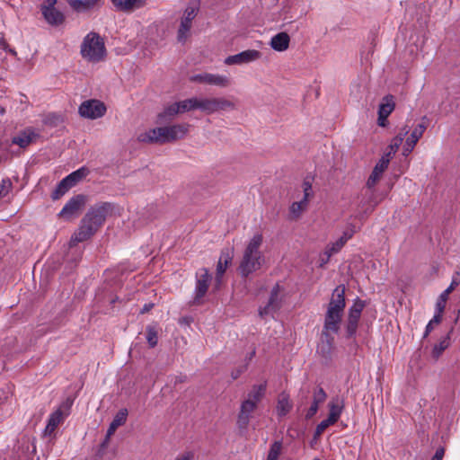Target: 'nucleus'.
<instances>
[{"label":"nucleus","mask_w":460,"mask_h":460,"mask_svg":"<svg viewBox=\"0 0 460 460\" xmlns=\"http://www.w3.org/2000/svg\"><path fill=\"white\" fill-rule=\"evenodd\" d=\"M345 305V287L338 286L333 290L324 316L323 334L326 337L340 331Z\"/></svg>","instance_id":"f257e3e1"},{"label":"nucleus","mask_w":460,"mask_h":460,"mask_svg":"<svg viewBox=\"0 0 460 460\" xmlns=\"http://www.w3.org/2000/svg\"><path fill=\"white\" fill-rule=\"evenodd\" d=\"M262 242V234L256 233L247 243L238 268L242 277L259 270L265 263V257L261 250Z\"/></svg>","instance_id":"f03ea898"},{"label":"nucleus","mask_w":460,"mask_h":460,"mask_svg":"<svg viewBox=\"0 0 460 460\" xmlns=\"http://www.w3.org/2000/svg\"><path fill=\"white\" fill-rule=\"evenodd\" d=\"M189 125L176 124L148 129L137 135V140L144 143H168L182 138L188 132Z\"/></svg>","instance_id":"7ed1b4c3"},{"label":"nucleus","mask_w":460,"mask_h":460,"mask_svg":"<svg viewBox=\"0 0 460 460\" xmlns=\"http://www.w3.org/2000/svg\"><path fill=\"white\" fill-rule=\"evenodd\" d=\"M80 54L89 63L103 61L107 54L103 39L94 31L87 33L82 40Z\"/></svg>","instance_id":"20e7f679"},{"label":"nucleus","mask_w":460,"mask_h":460,"mask_svg":"<svg viewBox=\"0 0 460 460\" xmlns=\"http://www.w3.org/2000/svg\"><path fill=\"white\" fill-rule=\"evenodd\" d=\"M314 196L312 183L309 180H305L301 185V190H297L293 196V201L289 206L288 217L291 220L299 219L307 210L309 201Z\"/></svg>","instance_id":"39448f33"},{"label":"nucleus","mask_w":460,"mask_h":460,"mask_svg":"<svg viewBox=\"0 0 460 460\" xmlns=\"http://www.w3.org/2000/svg\"><path fill=\"white\" fill-rule=\"evenodd\" d=\"M234 109V102L225 97H198V110L208 115Z\"/></svg>","instance_id":"423d86ee"},{"label":"nucleus","mask_w":460,"mask_h":460,"mask_svg":"<svg viewBox=\"0 0 460 460\" xmlns=\"http://www.w3.org/2000/svg\"><path fill=\"white\" fill-rule=\"evenodd\" d=\"M198 11L199 4L197 3H191L185 8L177 31V40L179 42H186L190 34L192 22L197 16Z\"/></svg>","instance_id":"0eeeda50"},{"label":"nucleus","mask_w":460,"mask_h":460,"mask_svg":"<svg viewBox=\"0 0 460 460\" xmlns=\"http://www.w3.org/2000/svg\"><path fill=\"white\" fill-rule=\"evenodd\" d=\"M78 112L83 118L96 119L104 116L106 106L99 100L91 99L81 103Z\"/></svg>","instance_id":"6e6552de"},{"label":"nucleus","mask_w":460,"mask_h":460,"mask_svg":"<svg viewBox=\"0 0 460 460\" xmlns=\"http://www.w3.org/2000/svg\"><path fill=\"white\" fill-rule=\"evenodd\" d=\"M364 307L365 302L358 298L349 309L348 319L345 326L348 338L355 336Z\"/></svg>","instance_id":"1a4fd4ad"},{"label":"nucleus","mask_w":460,"mask_h":460,"mask_svg":"<svg viewBox=\"0 0 460 460\" xmlns=\"http://www.w3.org/2000/svg\"><path fill=\"white\" fill-rule=\"evenodd\" d=\"M114 208L115 207L111 203H102L92 208L84 217H88V221L99 228L106 217L112 215Z\"/></svg>","instance_id":"9d476101"},{"label":"nucleus","mask_w":460,"mask_h":460,"mask_svg":"<svg viewBox=\"0 0 460 460\" xmlns=\"http://www.w3.org/2000/svg\"><path fill=\"white\" fill-rule=\"evenodd\" d=\"M198 110V97H191L170 104L160 115L161 118H172L177 114Z\"/></svg>","instance_id":"9b49d317"},{"label":"nucleus","mask_w":460,"mask_h":460,"mask_svg":"<svg viewBox=\"0 0 460 460\" xmlns=\"http://www.w3.org/2000/svg\"><path fill=\"white\" fill-rule=\"evenodd\" d=\"M85 196L82 194L72 197L58 213V217L69 221L76 217L85 205Z\"/></svg>","instance_id":"f8f14e48"},{"label":"nucleus","mask_w":460,"mask_h":460,"mask_svg":"<svg viewBox=\"0 0 460 460\" xmlns=\"http://www.w3.org/2000/svg\"><path fill=\"white\" fill-rule=\"evenodd\" d=\"M190 80L194 83L205 84L221 88L228 87L231 84V80L227 75L207 72L193 75L190 77Z\"/></svg>","instance_id":"ddd939ff"},{"label":"nucleus","mask_w":460,"mask_h":460,"mask_svg":"<svg viewBox=\"0 0 460 460\" xmlns=\"http://www.w3.org/2000/svg\"><path fill=\"white\" fill-rule=\"evenodd\" d=\"M211 280V275L207 269H200L196 275V287L193 303L199 304L206 295Z\"/></svg>","instance_id":"4468645a"},{"label":"nucleus","mask_w":460,"mask_h":460,"mask_svg":"<svg viewBox=\"0 0 460 460\" xmlns=\"http://www.w3.org/2000/svg\"><path fill=\"white\" fill-rule=\"evenodd\" d=\"M88 219V217L82 218L77 230L71 236L70 245H75L89 239L98 230Z\"/></svg>","instance_id":"2eb2a0df"},{"label":"nucleus","mask_w":460,"mask_h":460,"mask_svg":"<svg viewBox=\"0 0 460 460\" xmlns=\"http://www.w3.org/2000/svg\"><path fill=\"white\" fill-rule=\"evenodd\" d=\"M257 404L243 399L240 405V411L236 420V425L240 429H246L250 420L252 417V413L257 409Z\"/></svg>","instance_id":"dca6fc26"},{"label":"nucleus","mask_w":460,"mask_h":460,"mask_svg":"<svg viewBox=\"0 0 460 460\" xmlns=\"http://www.w3.org/2000/svg\"><path fill=\"white\" fill-rule=\"evenodd\" d=\"M261 53L255 49H247L238 54L229 56L225 59V64L227 66L232 65H243L254 62L260 59Z\"/></svg>","instance_id":"f3484780"},{"label":"nucleus","mask_w":460,"mask_h":460,"mask_svg":"<svg viewBox=\"0 0 460 460\" xmlns=\"http://www.w3.org/2000/svg\"><path fill=\"white\" fill-rule=\"evenodd\" d=\"M427 128V125L422 122L418 124L411 131V135L407 137L405 144L402 147V155L407 156L414 149L416 144L422 137L423 133Z\"/></svg>","instance_id":"a211bd4d"},{"label":"nucleus","mask_w":460,"mask_h":460,"mask_svg":"<svg viewBox=\"0 0 460 460\" xmlns=\"http://www.w3.org/2000/svg\"><path fill=\"white\" fill-rule=\"evenodd\" d=\"M38 137L39 134L35 129L32 128H27L12 138V144L16 145L21 148H26L35 142Z\"/></svg>","instance_id":"6ab92c4d"},{"label":"nucleus","mask_w":460,"mask_h":460,"mask_svg":"<svg viewBox=\"0 0 460 460\" xmlns=\"http://www.w3.org/2000/svg\"><path fill=\"white\" fill-rule=\"evenodd\" d=\"M119 12L131 13L146 5V0H111Z\"/></svg>","instance_id":"aec40b11"},{"label":"nucleus","mask_w":460,"mask_h":460,"mask_svg":"<svg viewBox=\"0 0 460 460\" xmlns=\"http://www.w3.org/2000/svg\"><path fill=\"white\" fill-rule=\"evenodd\" d=\"M279 287L276 285L270 293V297L268 304L264 307L259 309V314L261 317L267 315H272L280 306V299L279 297Z\"/></svg>","instance_id":"412c9836"},{"label":"nucleus","mask_w":460,"mask_h":460,"mask_svg":"<svg viewBox=\"0 0 460 460\" xmlns=\"http://www.w3.org/2000/svg\"><path fill=\"white\" fill-rule=\"evenodd\" d=\"M389 163L390 161L387 156H382L379 159L367 179V186L368 188L374 187L381 179L384 172L387 169Z\"/></svg>","instance_id":"4be33fe9"},{"label":"nucleus","mask_w":460,"mask_h":460,"mask_svg":"<svg viewBox=\"0 0 460 460\" xmlns=\"http://www.w3.org/2000/svg\"><path fill=\"white\" fill-rule=\"evenodd\" d=\"M394 110V102L393 96H386L384 98L378 109L377 123L380 127L386 126V119Z\"/></svg>","instance_id":"5701e85b"},{"label":"nucleus","mask_w":460,"mask_h":460,"mask_svg":"<svg viewBox=\"0 0 460 460\" xmlns=\"http://www.w3.org/2000/svg\"><path fill=\"white\" fill-rule=\"evenodd\" d=\"M326 398H327V394L322 387L318 386L314 389L313 402L306 412V415H305L306 419H311L317 413V411L319 410V406L323 402H325Z\"/></svg>","instance_id":"b1692460"},{"label":"nucleus","mask_w":460,"mask_h":460,"mask_svg":"<svg viewBox=\"0 0 460 460\" xmlns=\"http://www.w3.org/2000/svg\"><path fill=\"white\" fill-rule=\"evenodd\" d=\"M232 261H233V252H231L230 250L223 251L220 255V258H219V261L217 263V277H216L217 288H218V286L220 285L222 277H223L224 273L226 272L227 267L231 264Z\"/></svg>","instance_id":"393cba45"},{"label":"nucleus","mask_w":460,"mask_h":460,"mask_svg":"<svg viewBox=\"0 0 460 460\" xmlns=\"http://www.w3.org/2000/svg\"><path fill=\"white\" fill-rule=\"evenodd\" d=\"M67 414V412H63L61 408H58L57 411L52 412L49 418L44 434L46 436H50L55 431L57 427L64 421Z\"/></svg>","instance_id":"a878e982"},{"label":"nucleus","mask_w":460,"mask_h":460,"mask_svg":"<svg viewBox=\"0 0 460 460\" xmlns=\"http://www.w3.org/2000/svg\"><path fill=\"white\" fill-rule=\"evenodd\" d=\"M459 283L460 279L458 274H456L453 277L449 287L445 289L438 296L435 307L436 311L444 312L449 294L456 288V287L459 285Z\"/></svg>","instance_id":"bb28decb"},{"label":"nucleus","mask_w":460,"mask_h":460,"mask_svg":"<svg viewBox=\"0 0 460 460\" xmlns=\"http://www.w3.org/2000/svg\"><path fill=\"white\" fill-rule=\"evenodd\" d=\"M345 407L344 399L339 396L332 398L328 402L329 414L328 417L336 422L340 420Z\"/></svg>","instance_id":"cd10ccee"},{"label":"nucleus","mask_w":460,"mask_h":460,"mask_svg":"<svg viewBox=\"0 0 460 460\" xmlns=\"http://www.w3.org/2000/svg\"><path fill=\"white\" fill-rule=\"evenodd\" d=\"M352 234L349 232L343 233V234L335 242L328 244L324 250V255H326V261H329L331 256L339 252L344 244L349 240Z\"/></svg>","instance_id":"c85d7f7f"},{"label":"nucleus","mask_w":460,"mask_h":460,"mask_svg":"<svg viewBox=\"0 0 460 460\" xmlns=\"http://www.w3.org/2000/svg\"><path fill=\"white\" fill-rule=\"evenodd\" d=\"M290 38L286 32H279L270 40V47L276 51H285L288 49Z\"/></svg>","instance_id":"c756f323"},{"label":"nucleus","mask_w":460,"mask_h":460,"mask_svg":"<svg viewBox=\"0 0 460 460\" xmlns=\"http://www.w3.org/2000/svg\"><path fill=\"white\" fill-rule=\"evenodd\" d=\"M266 387V383H261L252 385L244 399L247 401H251L252 402H254L255 404L258 405L265 395Z\"/></svg>","instance_id":"7c9ffc66"},{"label":"nucleus","mask_w":460,"mask_h":460,"mask_svg":"<svg viewBox=\"0 0 460 460\" xmlns=\"http://www.w3.org/2000/svg\"><path fill=\"white\" fill-rule=\"evenodd\" d=\"M409 133L408 127L405 126L401 129V132L392 139L391 144L389 145L387 151L385 153L383 156H387V158L390 160L391 156L394 155L397 150L399 149V146L402 145L403 141L404 136H406Z\"/></svg>","instance_id":"2f4dec72"},{"label":"nucleus","mask_w":460,"mask_h":460,"mask_svg":"<svg viewBox=\"0 0 460 460\" xmlns=\"http://www.w3.org/2000/svg\"><path fill=\"white\" fill-rule=\"evenodd\" d=\"M41 13L48 23L59 25L64 22L63 14L56 8L41 7Z\"/></svg>","instance_id":"473e14b6"},{"label":"nucleus","mask_w":460,"mask_h":460,"mask_svg":"<svg viewBox=\"0 0 460 460\" xmlns=\"http://www.w3.org/2000/svg\"><path fill=\"white\" fill-rule=\"evenodd\" d=\"M292 409V403L289 400V397L287 394H280L279 395L276 411L278 416L284 417L286 416L290 410Z\"/></svg>","instance_id":"72a5a7b5"},{"label":"nucleus","mask_w":460,"mask_h":460,"mask_svg":"<svg viewBox=\"0 0 460 460\" xmlns=\"http://www.w3.org/2000/svg\"><path fill=\"white\" fill-rule=\"evenodd\" d=\"M128 416V411L126 409L120 410L112 420L111 423L110 424V427L107 430V438H109L111 436L114 434L116 429L123 425L127 420Z\"/></svg>","instance_id":"f704fd0d"},{"label":"nucleus","mask_w":460,"mask_h":460,"mask_svg":"<svg viewBox=\"0 0 460 460\" xmlns=\"http://www.w3.org/2000/svg\"><path fill=\"white\" fill-rule=\"evenodd\" d=\"M88 174L89 170L86 167H81L78 170L68 174L66 177H65L63 179V183H68L69 186L72 188L77 182L85 178Z\"/></svg>","instance_id":"c9c22d12"},{"label":"nucleus","mask_w":460,"mask_h":460,"mask_svg":"<svg viewBox=\"0 0 460 460\" xmlns=\"http://www.w3.org/2000/svg\"><path fill=\"white\" fill-rule=\"evenodd\" d=\"M336 421L331 419L330 417H327L325 420H322L315 429L314 435V438H318L327 428H329L332 425H334Z\"/></svg>","instance_id":"e433bc0d"},{"label":"nucleus","mask_w":460,"mask_h":460,"mask_svg":"<svg viewBox=\"0 0 460 460\" xmlns=\"http://www.w3.org/2000/svg\"><path fill=\"white\" fill-rule=\"evenodd\" d=\"M449 346V337L443 338L438 344H436L432 350V355L438 358L442 352Z\"/></svg>","instance_id":"4c0bfd02"},{"label":"nucleus","mask_w":460,"mask_h":460,"mask_svg":"<svg viewBox=\"0 0 460 460\" xmlns=\"http://www.w3.org/2000/svg\"><path fill=\"white\" fill-rule=\"evenodd\" d=\"M443 312L436 311L433 318L428 323L423 338H426L433 330L434 324H438L442 320Z\"/></svg>","instance_id":"58836bf2"},{"label":"nucleus","mask_w":460,"mask_h":460,"mask_svg":"<svg viewBox=\"0 0 460 460\" xmlns=\"http://www.w3.org/2000/svg\"><path fill=\"white\" fill-rule=\"evenodd\" d=\"M146 341L150 347L154 348L156 346L158 341L157 331L154 326L146 327Z\"/></svg>","instance_id":"ea45409f"},{"label":"nucleus","mask_w":460,"mask_h":460,"mask_svg":"<svg viewBox=\"0 0 460 460\" xmlns=\"http://www.w3.org/2000/svg\"><path fill=\"white\" fill-rule=\"evenodd\" d=\"M281 448H282V445L280 442H279V441L274 442L270 447L267 460H278L279 456L280 455V452H281Z\"/></svg>","instance_id":"a19ab883"},{"label":"nucleus","mask_w":460,"mask_h":460,"mask_svg":"<svg viewBox=\"0 0 460 460\" xmlns=\"http://www.w3.org/2000/svg\"><path fill=\"white\" fill-rule=\"evenodd\" d=\"M71 187L68 183H63V180L58 183L57 189L52 192V199H58L63 196Z\"/></svg>","instance_id":"79ce46f5"},{"label":"nucleus","mask_w":460,"mask_h":460,"mask_svg":"<svg viewBox=\"0 0 460 460\" xmlns=\"http://www.w3.org/2000/svg\"><path fill=\"white\" fill-rule=\"evenodd\" d=\"M12 189V182L9 179H4L0 182V199L5 197Z\"/></svg>","instance_id":"37998d69"},{"label":"nucleus","mask_w":460,"mask_h":460,"mask_svg":"<svg viewBox=\"0 0 460 460\" xmlns=\"http://www.w3.org/2000/svg\"><path fill=\"white\" fill-rule=\"evenodd\" d=\"M102 0H83L84 12L92 10L102 4Z\"/></svg>","instance_id":"c03bdc74"},{"label":"nucleus","mask_w":460,"mask_h":460,"mask_svg":"<svg viewBox=\"0 0 460 460\" xmlns=\"http://www.w3.org/2000/svg\"><path fill=\"white\" fill-rule=\"evenodd\" d=\"M0 49L13 56H16V51L10 48L3 36H0Z\"/></svg>","instance_id":"a18cd8bd"},{"label":"nucleus","mask_w":460,"mask_h":460,"mask_svg":"<svg viewBox=\"0 0 460 460\" xmlns=\"http://www.w3.org/2000/svg\"><path fill=\"white\" fill-rule=\"evenodd\" d=\"M68 3L75 11L84 12L83 0H68Z\"/></svg>","instance_id":"49530a36"},{"label":"nucleus","mask_w":460,"mask_h":460,"mask_svg":"<svg viewBox=\"0 0 460 460\" xmlns=\"http://www.w3.org/2000/svg\"><path fill=\"white\" fill-rule=\"evenodd\" d=\"M445 455V448L443 447H438L436 450L435 455L432 456L435 460H442Z\"/></svg>","instance_id":"de8ad7c7"},{"label":"nucleus","mask_w":460,"mask_h":460,"mask_svg":"<svg viewBox=\"0 0 460 460\" xmlns=\"http://www.w3.org/2000/svg\"><path fill=\"white\" fill-rule=\"evenodd\" d=\"M57 3V0H44V3L42 4L41 7L46 8H55V4Z\"/></svg>","instance_id":"09e8293b"},{"label":"nucleus","mask_w":460,"mask_h":460,"mask_svg":"<svg viewBox=\"0 0 460 460\" xmlns=\"http://www.w3.org/2000/svg\"><path fill=\"white\" fill-rule=\"evenodd\" d=\"M153 304H146L143 308L140 310V313L141 314H145L146 312H148L152 307H153Z\"/></svg>","instance_id":"8fccbe9b"},{"label":"nucleus","mask_w":460,"mask_h":460,"mask_svg":"<svg viewBox=\"0 0 460 460\" xmlns=\"http://www.w3.org/2000/svg\"><path fill=\"white\" fill-rule=\"evenodd\" d=\"M191 456L190 453H186L179 457H177L175 460H190Z\"/></svg>","instance_id":"3c124183"},{"label":"nucleus","mask_w":460,"mask_h":460,"mask_svg":"<svg viewBox=\"0 0 460 460\" xmlns=\"http://www.w3.org/2000/svg\"><path fill=\"white\" fill-rule=\"evenodd\" d=\"M321 261H322V263H321L322 265L325 264L328 261H326V255H324V253L321 257Z\"/></svg>","instance_id":"603ef678"},{"label":"nucleus","mask_w":460,"mask_h":460,"mask_svg":"<svg viewBox=\"0 0 460 460\" xmlns=\"http://www.w3.org/2000/svg\"><path fill=\"white\" fill-rule=\"evenodd\" d=\"M240 373H241V371H238V372H237V375H234V373H233V374H232L233 378H234V379L237 378V377L239 376Z\"/></svg>","instance_id":"864d4df0"},{"label":"nucleus","mask_w":460,"mask_h":460,"mask_svg":"<svg viewBox=\"0 0 460 460\" xmlns=\"http://www.w3.org/2000/svg\"><path fill=\"white\" fill-rule=\"evenodd\" d=\"M70 405H71V402H68V403H67V405H66V406H67V408H69V407H70Z\"/></svg>","instance_id":"5fc2aeb1"}]
</instances>
